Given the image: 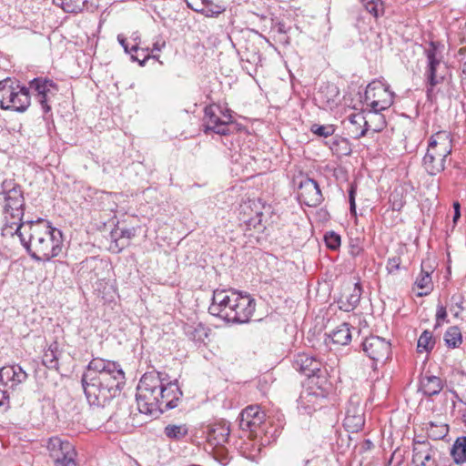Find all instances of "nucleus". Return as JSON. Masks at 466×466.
<instances>
[{
  "mask_svg": "<svg viewBox=\"0 0 466 466\" xmlns=\"http://www.w3.org/2000/svg\"><path fill=\"white\" fill-rule=\"evenodd\" d=\"M125 381V372L120 364L101 358H93L81 377L88 403L101 408L120 394Z\"/></svg>",
  "mask_w": 466,
  "mask_h": 466,
  "instance_id": "nucleus-1",
  "label": "nucleus"
},
{
  "mask_svg": "<svg viewBox=\"0 0 466 466\" xmlns=\"http://www.w3.org/2000/svg\"><path fill=\"white\" fill-rule=\"evenodd\" d=\"M183 392L177 380H171L167 373L146 372L140 379L136 400L140 413L158 418L178 405Z\"/></svg>",
  "mask_w": 466,
  "mask_h": 466,
  "instance_id": "nucleus-2",
  "label": "nucleus"
},
{
  "mask_svg": "<svg viewBox=\"0 0 466 466\" xmlns=\"http://www.w3.org/2000/svg\"><path fill=\"white\" fill-rule=\"evenodd\" d=\"M29 256L35 261H49L57 257L63 249L61 230L42 218L26 221L21 230L13 231Z\"/></svg>",
  "mask_w": 466,
  "mask_h": 466,
  "instance_id": "nucleus-3",
  "label": "nucleus"
},
{
  "mask_svg": "<svg viewBox=\"0 0 466 466\" xmlns=\"http://www.w3.org/2000/svg\"><path fill=\"white\" fill-rule=\"evenodd\" d=\"M255 308V299L248 293L235 289H216L208 312L228 322L241 324L249 321Z\"/></svg>",
  "mask_w": 466,
  "mask_h": 466,
  "instance_id": "nucleus-4",
  "label": "nucleus"
},
{
  "mask_svg": "<svg viewBox=\"0 0 466 466\" xmlns=\"http://www.w3.org/2000/svg\"><path fill=\"white\" fill-rule=\"evenodd\" d=\"M0 195L4 196L5 219V224L3 228L4 235H14L13 229L21 230L23 228V217L25 199L21 187L13 180H5L1 185Z\"/></svg>",
  "mask_w": 466,
  "mask_h": 466,
  "instance_id": "nucleus-5",
  "label": "nucleus"
},
{
  "mask_svg": "<svg viewBox=\"0 0 466 466\" xmlns=\"http://www.w3.org/2000/svg\"><path fill=\"white\" fill-rule=\"evenodd\" d=\"M452 144L450 133L437 132L431 137L422 166L431 176H435L445 168L447 157L451 153Z\"/></svg>",
  "mask_w": 466,
  "mask_h": 466,
  "instance_id": "nucleus-6",
  "label": "nucleus"
},
{
  "mask_svg": "<svg viewBox=\"0 0 466 466\" xmlns=\"http://www.w3.org/2000/svg\"><path fill=\"white\" fill-rule=\"evenodd\" d=\"M364 100L371 110L370 114L376 117L380 126L374 131H380L385 127L384 116L379 112L388 109L394 100V93L389 89V86L380 81H372L370 83L364 93Z\"/></svg>",
  "mask_w": 466,
  "mask_h": 466,
  "instance_id": "nucleus-7",
  "label": "nucleus"
},
{
  "mask_svg": "<svg viewBox=\"0 0 466 466\" xmlns=\"http://www.w3.org/2000/svg\"><path fill=\"white\" fill-rule=\"evenodd\" d=\"M203 118L204 133L211 132L227 137L237 130V124L228 109H223L220 106L210 105L205 107Z\"/></svg>",
  "mask_w": 466,
  "mask_h": 466,
  "instance_id": "nucleus-8",
  "label": "nucleus"
},
{
  "mask_svg": "<svg viewBox=\"0 0 466 466\" xmlns=\"http://www.w3.org/2000/svg\"><path fill=\"white\" fill-rule=\"evenodd\" d=\"M47 450L55 466H78L75 446L67 439L51 437L47 442Z\"/></svg>",
  "mask_w": 466,
  "mask_h": 466,
  "instance_id": "nucleus-9",
  "label": "nucleus"
},
{
  "mask_svg": "<svg viewBox=\"0 0 466 466\" xmlns=\"http://www.w3.org/2000/svg\"><path fill=\"white\" fill-rule=\"evenodd\" d=\"M29 88L35 92V96L41 106L44 114L51 111V98L58 91L57 85L53 81L43 77H36L30 81Z\"/></svg>",
  "mask_w": 466,
  "mask_h": 466,
  "instance_id": "nucleus-10",
  "label": "nucleus"
},
{
  "mask_svg": "<svg viewBox=\"0 0 466 466\" xmlns=\"http://www.w3.org/2000/svg\"><path fill=\"white\" fill-rule=\"evenodd\" d=\"M362 350L374 363H385L391 354V344L384 338L370 336L362 342Z\"/></svg>",
  "mask_w": 466,
  "mask_h": 466,
  "instance_id": "nucleus-11",
  "label": "nucleus"
},
{
  "mask_svg": "<svg viewBox=\"0 0 466 466\" xmlns=\"http://www.w3.org/2000/svg\"><path fill=\"white\" fill-rule=\"evenodd\" d=\"M298 198L308 207L319 205L323 197L317 181L309 177H300L298 181Z\"/></svg>",
  "mask_w": 466,
  "mask_h": 466,
  "instance_id": "nucleus-12",
  "label": "nucleus"
},
{
  "mask_svg": "<svg viewBox=\"0 0 466 466\" xmlns=\"http://www.w3.org/2000/svg\"><path fill=\"white\" fill-rule=\"evenodd\" d=\"M428 65L425 71L427 95L428 96L433 91V88L443 81L442 76H438L437 72L441 64V56L438 55L437 47L433 42L431 43L430 48L425 51Z\"/></svg>",
  "mask_w": 466,
  "mask_h": 466,
  "instance_id": "nucleus-13",
  "label": "nucleus"
},
{
  "mask_svg": "<svg viewBox=\"0 0 466 466\" xmlns=\"http://www.w3.org/2000/svg\"><path fill=\"white\" fill-rule=\"evenodd\" d=\"M15 90L11 91L6 100H4L3 106H0L4 110H12L23 113L25 112L31 104L29 88L21 86L20 82L17 81L14 86Z\"/></svg>",
  "mask_w": 466,
  "mask_h": 466,
  "instance_id": "nucleus-14",
  "label": "nucleus"
},
{
  "mask_svg": "<svg viewBox=\"0 0 466 466\" xmlns=\"http://www.w3.org/2000/svg\"><path fill=\"white\" fill-rule=\"evenodd\" d=\"M322 363L319 360L307 353H299L293 361V368L309 379H324L321 370Z\"/></svg>",
  "mask_w": 466,
  "mask_h": 466,
  "instance_id": "nucleus-15",
  "label": "nucleus"
},
{
  "mask_svg": "<svg viewBox=\"0 0 466 466\" xmlns=\"http://www.w3.org/2000/svg\"><path fill=\"white\" fill-rule=\"evenodd\" d=\"M263 213L258 210L255 201H248L239 206L238 220L247 227V229L257 228L260 226Z\"/></svg>",
  "mask_w": 466,
  "mask_h": 466,
  "instance_id": "nucleus-16",
  "label": "nucleus"
},
{
  "mask_svg": "<svg viewBox=\"0 0 466 466\" xmlns=\"http://www.w3.org/2000/svg\"><path fill=\"white\" fill-rule=\"evenodd\" d=\"M239 424L243 430L255 431L265 420V413L259 406L251 405L240 413Z\"/></svg>",
  "mask_w": 466,
  "mask_h": 466,
  "instance_id": "nucleus-17",
  "label": "nucleus"
},
{
  "mask_svg": "<svg viewBox=\"0 0 466 466\" xmlns=\"http://www.w3.org/2000/svg\"><path fill=\"white\" fill-rule=\"evenodd\" d=\"M27 379V373L19 366H5L0 369V382L8 389L15 390Z\"/></svg>",
  "mask_w": 466,
  "mask_h": 466,
  "instance_id": "nucleus-18",
  "label": "nucleus"
},
{
  "mask_svg": "<svg viewBox=\"0 0 466 466\" xmlns=\"http://www.w3.org/2000/svg\"><path fill=\"white\" fill-rule=\"evenodd\" d=\"M230 429L225 420L215 422L208 426V441L214 446H221L228 441Z\"/></svg>",
  "mask_w": 466,
  "mask_h": 466,
  "instance_id": "nucleus-19",
  "label": "nucleus"
},
{
  "mask_svg": "<svg viewBox=\"0 0 466 466\" xmlns=\"http://www.w3.org/2000/svg\"><path fill=\"white\" fill-rule=\"evenodd\" d=\"M412 452V463L415 466H426L431 460L433 449L427 441H414Z\"/></svg>",
  "mask_w": 466,
  "mask_h": 466,
  "instance_id": "nucleus-20",
  "label": "nucleus"
},
{
  "mask_svg": "<svg viewBox=\"0 0 466 466\" xmlns=\"http://www.w3.org/2000/svg\"><path fill=\"white\" fill-rule=\"evenodd\" d=\"M348 431L358 432L362 430L365 424L364 413L359 407L349 408L343 421Z\"/></svg>",
  "mask_w": 466,
  "mask_h": 466,
  "instance_id": "nucleus-21",
  "label": "nucleus"
},
{
  "mask_svg": "<svg viewBox=\"0 0 466 466\" xmlns=\"http://www.w3.org/2000/svg\"><path fill=\"white\" fill-rule=\"evenodd\" d=\"M442 388V380L437 376L425 374L420 379L419 390L426 396L437 395L441 392Z\"/></svg>",
  "mask_w": 466,
  "mask_h": 466,
  "instance_id": "nucleus-22",
  "label": "nucleus"
},
{
  "mask_svg": "<svg viewBox=\"0 0 466 466\" xmlns=\"http://www.w3.org/2000/svg\"><path fill=\"white\" fill-rule=\"evenodd\" d=\"M361 296V287L360 283H355L351 292L345 297L340 299L339 301V309L346 312L353 310L360 302Z\"/></svg>",
  "mask_w": 466,
  "mask_h": 466,
  "instance_id": "nucleus-23",
  "label": "nucleus"
},
{
  "mask_svg": "<svg viewBox=\"0 0 466 466\" xmlns=\"http://www.w3.org/2000/svg\"><path fill=\"white\" fill-rule=\"evenodd\" d=\"M349 121L352 126L351 132L355 135V138L362 137L368 131V120L363 113H354L349 116Z\"/></svg>",
  "mask_w": 466,
  "mask_h": 466,
  "instance_id": "nucleus-24",
  "label": "nucleus"
},
{
  "mask_svg": "<svg viewBox=\"0 0 466 466\" xmlns=\"http://www.w3.org/2000/svg\"><path fill=\"white\" fill-rule=\"evenodd\" d=\"M186 2L189 8L201 13L207 17H217L225 11V7L217 4H213L210 0H203L202 5H205V6L200 9L197 6H194L190 1L186 0Z\"/></svg>",
  "mask_w": 466,
  "mask_h": 466,
  "instance_id": "nucleus-25",
  "label": "nucleus"
},
{
  "mask_svg": "<svg viewBox=\"0 0 466 466\" xmlns=\"http://www.w3.org/2000/svg\"><path fill=\"white\" fill-rule=\"evenodd\" d=\"M330 338L335 344L347 345L351 340L350 325L342 323L332 330Z\"/></svg>",
  "mask_w": 466,
  "mask_h": 466,
  "instance_id": "nucleus-26",
  "label": "nucleus"
},
{
  "mask_svg": "<svg viewBox=\"0 0 466 466\" xmlns=\"http://www.w3.org/2000/svg\"><path fill=\"white\" fill-rule=\"evenodd\" d=\"M451 455L456 464L466 462V437L461 436L454 441Z\"/></svg>",
  "mask_w": 466,
  "mask_h": 466,
  "instance_id": "nucleus-27",
  "label": "nucleus"
},
{
  "mask_svg": "<svg viewBox=\"0 0 466 466\" xmlns=\"http://www.w3.org/2000/svg\"><path fill=\"white\" fill-rule=\"evenodd\" d=\"M431 273V271L425 270L423 266L421 267L420 273L415 281V284L418 287V289L422 290L418 293V296L421 297L428 295L432 290L433 285Z\"/></svg>",
  "mask_w": 466,
  "mask_h": 466,
  "instance_id": "nucleus-28",
  "label": "nucleus"
},
{
  "mask_svg": "<svg viewBox=\"0 0 466 466\" xmlns=\"http://www.w3.org/2000/svg\"><path fill=\"white\" fill-rule=\"evenodd\" d=\"M117 41L122 46V47L124 48L125 52L127 54H130L131 55V59L133 61H137L141 66H144L146 61L150 57V55L147 53V50H142L143 56H144L143 59H139L137 56H134L133 53L139 52V46H137V44H134L131 47H129L128 44H127V38L124 35H117Z\"/></svg>",
  "mask_w": 466,
  "mask_h": 466,
  "instance_id": "nucleus-29",
  "label": "nucleus"
},
{
  "mask_svg": "<svg viewBox=\"0 0 466 466\" xmlns=\"http://www.w3.org/2000/svg\"><path fill=\"white\" fill-rule=\"evenodd\" d=\"M53 4L62 8L66 13L77 14L84 9L86 0H53Z\"/></svg>",
  "mask_w": 466,
  "mask_h": 466,
  "instance_id": "nucleus-30",
  "label": "nucleus"
},
{
  "mask_svg": "<svg viewBox=\"0 0 466 466\" xmlns=\"http://www.w3.org/2000/svg\"><path fill=\"white\" fill-rule=\"evenodd\" d=\"M444 340L447 347L458 348L462 342L461 329L457 326L450 327L444 334Z\"/></svg>",
  "mask_w": 466,
  "mask_h": 466,
  "instance_id": "nucleus-31",
  "label": "nucleus"
},
{
  "mask_svg": "<svg viewBox=\"0 0 466 466\" xmlns=\"http://www.w3.org/2000/svg\"><path fill=\"white\" fill-rule=\"evenodd\" d=\"M188 432V429L186 424L175 425L168 424L164 429V433L168 439L181 440Z\"/></svg>",
  "mask_w": 466,
  "mask_h": 466,
  "instance_id": "nucleus-32",
  "label": "nucleus"
},
{
  "mask_svg": "<svg viewBox=\"0 0 466 466\" xmlns=\"http://www.w3.org/2000/svg\"><path fill=\"white\" fill-rule=\"evenodd\" d=\"M435 345V339L433 338L432 332L429 330H424L420 336L417 343V349L419 352H429L431 351Z\"/></svg>",
  "mask_w": 466,
  "mask_h": 466,
  "instance_id": "nucleus-33",
  "label": "nucleus"
},
{
  "mask_svg": "<svg viewBox=\"0 0 466 466\" xmlns=\"http://www.w3.org/2000/svg\"><path fill=\"white\" fill-rule=\"evenodd\" d=\"M185 332L188 338L194 341H204L208 337V332L205 327L200 323L197 326H187L185 328Z\"/></svg>",
  "mask_w": 466,
  "mask_h": 466,
  "instance_id": "nucleus-34",
  "label": "nucleus"
},
{
  "mask_svg": "<svg viewBox=\"0 0 466 466\" xmlns=\"http://www.w3.org/2000/svg\"><path fill=\"white\" fill-rule=\"evenodd\" d=\"M363 7L374 17L384 14V5L381 0H360Z\"/></svg>",
  "mask_w": 466,
  "mask_h": 466,
  "instance_id": "nucleus-35",
  "label": "nucleus"
},
{
  "mask_svg": "<svg viewBox=\"0 0 466 466\" xmlns=\"http://www.w3.org/2000/svg\"><path fill=\"white\" fill-rule=\"evenodd\" d=\"M449 429L446 424L437 425L433 422L430 423L427 428L428 437L432 440H441L448 434Z\"/></svg>",
  "mask_w": 466,
  "mask_h": 466,
  "instance_id": "nucleus-36",
  "label": "nucleus"
},
{
  "mask_svg": "<svg viewBox=\"0 0 466 466\" xmlns=\"http://www.w3.org/2000/svg\"><path fill=\"white\" fill-rule=\"evenodd\" d=\"M17 80H13L10 77H7L4 80L0 81V106H3L4 100H6L9 93L13 90H15L14 86L16 84Z\"/></svg>",
  "mask_w": 466,
  "mask_h": 466,
  "instance_id": "nucleus-37",
  "label": "nucleus"
},
{
  "mask_svg": "<svg viewBox=\"0 0 466 466\" xmlns=\"http://www.w3.org/2000/svg\"><path fill=\"white\" fill-rule=\"evenodd\" d=\"M241 60L255 66L260 64L261 56L258 48L253 47L249 49L246 47L245 51L241 54Z\"/></svg>",
  "mask_w": 466,
  "mask_h": 466,
  "instance_id": "nucleus-38",
  "label": "nucleus"
},
{
  "mask_svg": "<svg viewBox=\"0 0 466 466\" xmlns=\"http://www.w3.org/2000/svg\"><path fill=\"white\" fill-rule=\"evenodd\" d=\"M390 203L391 208L396 211L401 210V208L405 205V200L403 198V190L395 188L390 195Z\"/></svg>",
  "mask_w": 466,
  "mask_h": 466,
  "instance_id": "nucleus-39",
  "label": "nucleus"
},
{
  "mask_svg": "<svg viewBox=\"0 0 466 466\" xmlns=\"http://www.w3.org/2000/svg\"><path fill=\"white\" fill-rule=\"evenodd\" d=\"M310 131L320 137H328L334 134L335 127L333 125L313 124L310 127Z\"/></svg>",
  "mask_w": 466,
  "mask_h": 466,
  "instance_id": "nucleus-40",
  "label": "nucleus"
},
{
  "mask_svg": "<svg viewBox=\"0 0 466 466\" xmlns=\"http://www.w3.org/2000/svg\"><path fill=\"white\" fill-rule=\"evenodd\" d=\"M324 240L328 248L337 250L340 247L341 238L334 231H329L324 236Z\"/></svg>",
  "mask_w": 466,
  "mask_h": 466,
  "instance_id": "nucleus-41",
  "label": "nucleus"
},
{
  "mask_svg": "<svg viewBox=\"0 0 466 466\" xmlns=\"http://www.w3.org/2000/svg\"><path fill=\"white\" fill-rule=\"evenodd\" d=\"M42 362L48 369L58 368V359L53 350H48L44 353Z\"/></svg>",
  "mask_w": 466,
  "mask_h": 466,
  "instance_id": "nucleus-42",
  "label": "nucleus"
},
{
  "mask_svg": "<svg viewBox=\"0 0 466 466\" xmlns=\"http://www.w3.org/2000/svg\"><path fill=\"white\" fill-rule=\"evenodd\" d=\"M8 387L0 382V408L7 409L10 403Z\"/></svg>",
  "mask_w": 466,
  "mask_h": 466,
  "instance_id": "nucleus-43",
  "label": "nucleus"
},
{
  "mask_svg": "<svg viewBox=\"0 0 466 466\" xmlns=\"http://www.w3.org/2000/svg\"><path fill=\"white\" fill-rule=\"evenodd\" d=\"M357 194V186L355 184H351L349 189V202H350V214L356 216V202L355 198Z\"/></svg>",
  "mask_w": 466,
  "mask_h": 466,
  "instance_id": "nucleus-44",
  "label": "nucleus"
},
{
  "mask_svg": "<svg viewBox=\"0 0 466 466\" xmlns=\"http://www.w3.org/2000/svg\"><path fill=\"white\" fill-rule=\"evenodd\" d=\"M401 263V259L400 257H392L390 258L387 261V270L390 274L396 272L400 268V265Z\"/></svg>",
  "mask_w": 466,
  "mask_h": 466,
  "instance_id": "nucleus-45",
  "label": "nucleus"
},
{
  "mask_svg": "<svg viewBox=\"0 0 466 466\" xmlns=\"http://www.w3.org/2000/svg\"><path fill=\"white\" fill-rule=\"evenodd\" d=\"M446 319H447L446 308L443 305L439 304L437 306L436 324H435L434 328L437 329L438 327H440L441 325L442 321H446Z\"/></svg>",
  "mask_w": 466,
  "mask_h": 466,
  "instance_id": "nucleus-46",
  "label": "nucleus"
},
{
  "mask_svg": "<svg viewBox=\"0 0 466 466\" xmlns=\"http://www.w3.org/2000/svg\"><path fill=\"white\" fill-rule=\"evenodd\" d=\"M453 209H454L453 222L456 223L461 218V205L458 201L453 203Z\"/></svg>",
  "mask_w": 466,
  "mask_h": 466,
  "instance_id": "nucleus-47",
  "label": "nucleus"
},
{
  "mask_svg": "<svg viewBox=\"0 0 466 466\" xmlns=\"http://www.w3.org/2000/svg\"><path fill=\"white\" fill-rule=\"evenodd\" d=\"M328 88L329 89V92H330V95L332 97H336L339 96V89L336 86L332 85V86H328ZM332 99L334 100L333 98H328V102Z\"/></svg>",
  "mask_w": 466,
  "mask_h": 466,
  "instance_id": "nucleus-48",
  "label": "nucleus"
},
{
  "mask_svg": "<svg viewBox=\"0 0 466 466\" xmlns=\"http://www.w3.org/2000/svg\"><path fill=\"white\" fill-rule=\"evenodd\" d=\"M165 46H166L165 41H161L160 42L159 40H157V41H156L154 43L152 51L153 52L154 51H158L159 52Z\"/></svg>",
  "mask_w": 466,
  "mask_h": 466,
  "instance_id": "nucleus-49",
  "label": "nucleus"
},
{
  "mask_svg": "<svg viewBox=\"0 0 466 466\" xmlns=\"http://www.w3.org/2000/svg\"><path fill=\"white\" fill-rule=\"evenodd\" d=\"M135 236L134 229H123L121 230V237L131 238Z\"/></svg>",
  "mask_w": 466,
  "mask_h": 466,
  "instance_id": "nucleus-50",
  "label": "nucleus"
},
{
  "mask_svg": "<svg viewBox=\"0 0 466 466\" xmlns=\"http://www.w3.org/2000/svg\"><path fill=\"white\" fill-rule=\"evenodd\" d=\"M277 27H278V32L280 34H286L288 32L286 29L285 24H283V23H279L277 25Z\"/></svg>",
  "mask_w": 466,
  "mask_h": 466,
  "instance_id": "nucleus-51",
  "label": "nucleus"
},
{
  "mask_svg": "<svg viewBox=\"0 0 466 466\" xmlns=\"http://www.w3.org/2000/svg\"><path fill=\"white\" fill-rule=\"evenodd\" d=\"M310 396V392L307 390H305L304 392L301 393L300 395V400L302 403H304L305 400L308 399V397Z\"/></svg>",
  "mask_w": 466,
  "mask_h": 466,
  "instance_id": "nucleus-52",
  "label": "nucleus"
},
{
  "mask_svg": "<svg viewBox=\"0 0 466 466\" xmlns=\"http://www.w3.org/2000/svg\"><path fill=\"white\" fill-rule=\"evenodd\" d=\"M132 39H133V41L135 42V44H137V45H138L139 36H138L137 33H134V34H133V35H132Z\"/></svg>",
  "mask_w": 466,
  "mask_h": 466,
  "instance_id": "nucleus-53",
  "label": "nucleus"
},
{
  "mask_svg": "<svg viewBox=\"0 0 466 466\" xmlns=\"http://www.w3.org/2000/svg\"><path fill=\"white\" fill-rule=\"evenodd\" d=\"M142 50H143V49H140V48H139V51H142ZM135 56H143V57H144V56H143V52H141V54H138V52H137V53H136V55H135ZM138 58L140 59V57H138Z\"/></svg>",
  "mask_w": 466,
  "mask_h": 466,
  "instance_id": "nucleus-54",
  "label": "nucleus"
},
{
  "mask_svg": "<svg viewBox=\"0 0 466 466\" xmlns=\"http://www.w3.org/2000/svg\"><path fill=\"white\" fill-rule=\"evenodd\" d=\"M463 73L466 75V62L463 65Z\"/></svg>",
  "mask_w": 466,
  "mask_h": 466,
  "instance_id": "nucleus-55",
  "label": "nucleus"
}]
</instances>
